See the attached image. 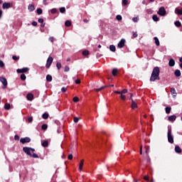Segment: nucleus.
Instances as JSON below:
<instances>
[{
    "label": "nucleus",
    "mask_w": 182,
    "mask_h": 182,
    "mask_svg": "<svg viewBox=\"0 0 182 182\" xmlns=\"http://www.w3.org/2000/svg\"><path fill=\"white\" fill-rule=\"evenodd\" d=\"M83 22H85V23H87V22H89V20L85 18V19L83 20Z\"/></svg>",
    "instance_id": "nucleus-63"
},
{
    "label": "nucleus",
    "mask_w": 182,
    "mask_h": 182,
    "mask_svg": "<svg viewBox=\"0 0 182 182\" xmlns=\"http://www.w3.org/2000/svg\"><path fill=\"white\" fill-rule=\"evenodd\" d=\"M42 117H43V119H48L49 117V114L46 112V113L43 114Z\"/></svg>",
    "instance_id": "nucleus-27"
},
{
    "label": "nucleus",
    "mask_w": 182,
    "mask_h": 182,
    "mask_svg": "<svg viewBox=\"0 0 182 182\" xmlns=\"http://www.w3.org/2000/svg\"><path fill=\"white\" fill-rule=\"evenodd\" d=\"M51 14H56L58 12V9H52L50 10Z\"/></svg>",
    "instance_id": "nucleus-42"
},
{
    "label": "nucleus",
    "mask_w": 182,
    "mask_h": 182,
    "mask_svg": "<svg viewBox=\"0 0 182 182\" xmlns=\"http://www.w3.org/2000/svg\"><path fill=\"white\" fill-rule=\"evenodd\" d=\"M32 120H33V118H32V117H29L28 118V123H32Z\"/></svg>",
    "instance_id": "nucleus-50"
},
{
    "label": "nucleus",
    "mask_w": 182,
    "mask_h": 182,
    "mask_svg": "<svg viewBox=\"0 0 182 182\" xmlns=\"http://www.w3.org/2000/svg\"><path fill=\"white\" fill-rule=\"evenodd\" d=\"M144 180H146V181H149V176H145L144 177Z\"/></svg>",
    "instance_id": "nucleus-60"
},
{
    "label": "nucleus",
    "mask_w": 182,
    "mask_h": 182,
    "mask_svg": "<svg viewBox=\"0 0 182 182\" xmlns=\"http://www.w3.org/2000/svg\"><path fill=\"white\" fill-rule=\"evenodd\" d=\"M109 49L112 52H116V46H113V45H111L109 46Z\"/></svg>",
    "instance_id": "nucleus-23"
},
{
    "label": "nucleus",
    "mask_w": 182,
    "mask_h": 182,
    "mask_svg": "<svg viewBox=\"0 0 182 182\" xmlns=\"http://www.w3.org/2000/svg\"><path fill=\"white\" fill-rule=\"evenodd\" d=\"M23 151L28 156H32V153H33V151H35V149L28 147V146H25V147L23 148Z\"/></svg>",
    "instance_id": "nucleus-3"
},
{
    "label": "nucleus",
    "mask_w": 182,
    "mask_h": 182,
    "mask_svg": "<svg viewBox=\"0 0 182 182\" xmlns=\"http://www.w3.org/2000/svg\"><path fill=\"white\" fill-rule=\"evenodd\" d=\"M14 139L15 140H19V136L18 135H15Z\"/></svg>",
    "instance_id": "nucleus-61"
},
{
    "label": "nucleus",
    "mask_w": 182,
    "mask_h": 182,
    "mask_svg": "<svg viewBox=\"0 0 182 182\" xmlns=\"http://www.w3.org/2000/svg\"><path fill=\"white\" fill-rule=\"evenodd\" d=\"M42 12H43L42 9H41V8L37 9V14H38V15H42Z\"/></svg>",
    "instance_id": "nucleus-32"
},
{
    "label": "nucleus",
    "mask_w": 182,
    "mask_h": 182,
    "mask_svg": "<svg viewBox=\"0 0 182 182\" xmlns=\"http://www.w3.org/2000/svg\"><path fill=\"white\" fill-rule=\"evenodd\" d=\"M60 12L61 14H65V12H66V9L65 7L60 8Z\"/></svg>",
    "instance_id": "nucleus-30"
},
{
    "label": "nucleus",
    "mask_w": 182,
    "mask_h": 182,
    "mask_svg": "<svg viewBox=\"0 0 182 182\" xmlns=\"http://www.w3.org/2000/svg\"><path fill=\"white\" fill-rule=\"evenodd\" d=\"M160 68L159 67H155L153 69L150 81L151 82H156V80H160Z\"/></svg>",
    "instance_id": "nucleus-1"
},
{
    "label": "nucleus",
    "mask_w": 182,
    "mask_h": 182,
    "mask_svg": "<svg viewBox=\"0 0 182 182\" xmlns=\"http://www.w3.org/2000/svg\"><path fill=\"white\" fill-rule=\"evenodd\" d=\"M106 87H107L106 86H102L100 88L96 89L95 90L96 92H100V90H103V89H106Z\"/></svg>",
    "instance_id": "nucleus-31"
},
{
    "label": "nucleus",
    "mask_w": 182,
    "mask_h": 182,
    "mask_svg": "<svg viewBox=\"0 0 182 182\" xmlns=\"http://www.w3.org/2000/svg\"><path fill=\"white\" fill-rule=\"evenodd\" d=\"M79 120H80V117H74V123H77V122H79Z\"/></svg>",
    "instance_id": "nucleus-43"
},
{
    "label": "nucleus",
    "mask_w": 182,
    "mask_h": 182,
    "mask_svg": "<svg viewBox=\"0 0 182 182\" xmlns=\"http://www.w3.org/2000/svg\"><path fill=\"white\" fill-rule=\"evenodd\" d=\"M39 23H43V18H38Z\"/></svg>",
    "instance_id": "nucleus-56"
},
{
    "label": "nucleus",
    "mask_w": 182,
    "mask_h": 182,
    "mask_svg": "<svg viewBox=\"0 0 182 182\" xmlns=\"http://www.w3.org/2000/svg\"><path fill=\"white\" fill-rule=\"evenodd\" d=\"M152 19H153V21H154V22H158V21H159V17L157 16V15H154V16H152Z\"/></svg>",
    "instance_id": "nucleus-25"
},
{
    "label": "nucleus",
    "mask_w": 182,
    "mask_h": 182,
    "mask_svg": "<svg viewBox=\"0 0 182 182\" xmlns=\"http://www.w3.org/2000/svg\"><path fill=\"white\" fill-rule=\"evenodd\" d=\"M175 75L178 77L180 76H181V72L179 70H176L175 71Z\"/></svg>",
    "instance_id": "nucleus-19"
},
{
    "label": "nucleus",
    "mask_w": 182,
    "mask_h": 182,
    "mask_svg": "<svg viewBox=\"0 0 182 182\" xmlns=\"http://www.w3.org/2000/svg\"><path fill=\"white\" fill-rule=\"evenodd\" d=\"M66 90H68V88L65 87H63L61 88V92H62L63 93H65V92H66Z\"/></svg>",
    "instance_id": "nucleus-44"
},
{
    "label": "nucleus",
    "mask_w": 182,
    "mask_h": 182,
    "mask_svg": "<svg viewBox=\"0 0 182 182\" xmlns=\"http://www.w3.org/2000/svg\"><path fill=\"white\" fill-rule=\"evenodd\" d=\"M114 93H116L117 95H121V92L120 91H114Z\"/></svg>",
    "instance_id": "nucleus-62"
},
{
    "label": "nucleus",
    "mask_w": 182,
    "mask_h": 182,
    "mask_svg": "<svg viewBox=\"0 0 182 182\" xmlns=\"http://www.w3.org/2000/svg\"><path fill=\"white\" fill-rule=\"evenodd\" d=\"M30 141H31V138H29V137L21 138L20 139V142L22 144H25V143H29Z\"/></svg>",
    "instance_id": "nucleus-8"
},
{
    "label": "nucleus",
    "mask_w": 182,
    "mask_h": 182,
    "mask_svg": "<svg viewBox=\"0 0 182 182\" xmlns=\"http://www.w3.org/2000/svg\"><path fill=\"white\" fill-rule=\"evenodd\" d=\"M65 26H70L72 25L71 21H66L65 23Z\"/></svg>",
    "instance_id": "nucleus-28"
},
{
    "label": "nucleus",
    "mask_w": 182,
    "mask_h": 182,
    "mask_svg": "<svg viewBox=\"0 0 182 182\" xmlns=\"http://www.w3.org/2000/svg\"><path fill=\"white\" fill-rule=\"evenodd\" d=\"M53 62V58L49 57L47 60V63L46 65L47 69H49L50 68V65H52Z\"/></svg>",
    "instance_id": "nucleus-5"
},
{
    "label": "nucleus",
    "mask_w": 182,
    "mask_h": 182,
    "mask_svg": "<svg viewBox=\"0 0 182 182\" xmlns=\"http://www.w3.org/2000/svg\"><path fill=\"white\" fill-rule=\"evenodd\" d=\"M4 109H5L6 110H9V109H11V104H9V103H6V104L4 105Z\"/></svg>",
    "instance_id": "nucleus-20"
},
{
    "label": "nucleus",
    "mask_w": 182,
    "mask_h": 182,
    "mask_svg": "<svg viewBox=\"0 0 182 182\" xmlns=\"http://www.w3.org/2000/svg\"><path fill=\"white\" fill-rule=\"evenodd\" d=\"M133 22H139V16L132 18Z\"/></svg>",
    "instance_id": "nucleus-41"
},
{
    "label": "nucleus",
    "mask_w": 182,
    "mask_h": 182,
    "mask_svg": "<svg viewBox=\"0 0 182 182\" xmlns=\"http://www.w3.org/2000/svg\"><path fill=\"white\" fill-rule=\"evenodd\" d=\"M140 154H143V146H140V151H139Z\"/></svg>",
    "instance_id": "nucleus-52"
},
{
    "label": "nucleus",
    "mask_w": 182,
    "mask_h": 182,
    "mask_svg": "<svg viewBox=\"0 0 182 182\" xmlns=\"http://www.w3.org/2000/svg\"><path fill=\"white\" fill-rule=\"evenodd\" d=\"M31 157H33V159H38L39 156H38V154H31Z\"/></svg>",
    "instance_id": "nucleus-47"
},
{
    "label": "nucleus",
    "mask_w": 182,
    "mask_h": 182,
    "mask_svg": "<svg viewBox=\"0 0 182 182\" xmlns=\"http://www.w3.org/2000/svg\"><path fill=\"white\" fill-rule=\"evenodd\" d=\"M168 65L171 67L174 66L176 65V61L174 60V59H173V58L170 59L169 62H168Z\"/></svg>",
    "instance_id": "nucleus-13"
},
{
    "label": "nucleus",
    "mask_w": 182,
    "mask_h": 182,
    "mask_svg": "<svg viewBox=\"0 0 182 182\" xmlns=\"http://www.w3.org/2000/svg\"><path fill=\"white\" fill-rule=\"evenodd\" d=\"M82 55L84 56H87V55H89V50H85L82 51Z\"/></svg>",
    "instance_id": "nucleus-33"
},
{
    "label": "nucleus",
    "mask_w": 182,
    "mask_h": 182,
    "mask_svg": "<svg viewBox=\"0 0 182 182\" xmlns=\"http://www.w3.org/2000/svg\"><path fill=\"white\" fill-rule=\"evenodd\" d=\"M2 18V11L0 9V19Z\"/></svg>",
    "instance_id": "nucleus-64"
},
{
    "label": "nucleus",
    "mask_w": 182,
    "mask_h": 182,
    "mask_svg": "<svg viewBox=\"0 0 182 182\" xmlns=\"http://www.w3.org/2000/svg\"><path fill=\"white\" fill-rule=\"evenodd\" d=\"M154 41L156 46H160V41H159V38L157 37H154Z\"/></svg>",
    "instance_id": "nucleus-21"
},
{
    "label": "nucleus",
    "mask_w": 182,
    "mask_h": 182,
    "mask_svg": "<svg viewBox=\"0 0 182 182\" xmlns=\"http://www.w3.org/2000/svg\"><path fill=\"white\" fill-rule=\"evenodd\" d=\"M117 72H118L117 68H114L112 70V75H113V76H116V75L117 74Z\"/></svg>",
    "instance_id": "nucleus-29"
},
{
    "label": "nucleus",
    "mask_w": 182,
    "mask_h": 182,
    "mask_svg": "<svg viewBox=\"0 0 182 182\" xmlns=\"http://www.w3.org/2000/svg\"><path fill=\"white\" fill-rule=\"evenodd\" d=\"M0 82L4 85L3 89H6V87L8 86V81L6 80V78L1 77Z\"/></svg>",
    "instance_id": "nucleus-4"
},
{
    "label": "nucleus",
    "mask_w": 182,
    "mask_h": 182,
    "mask_svg": "<svg viewBox=\"0 0 182 182\" xmlns=\"http://www.w3.org/2000/svg\"><path fill=\"white\" fill-rule=\"evenodd\" d=\"M12 59L14 60H19V57H17L16 55H13L12 56Z\"/></svg>",
    "instance_id": "nucleus-45"
},
{
    "label": "nucleus",
    "mask_w": 182,
    "mask_h": 182,
    "mask_svg": "<svg viewBox=\"0 0 182 182\" xmlns=\"http://www.w3.org/2000/svg\"><path fill=\"white\" fill-rule=\"evenodd\" d=\"M72 159H73V154L68 155V160H72Z\"/></svg>",
    "instance_id": "nucleus-54"
},
{
    "label": "nucleus",
    "mask_w": 182,
    "mask_h": 182,
    "mask_svg": "<svg viewBox=\"0 0 182 182\" xmlns=\"http://www.w3.org/2000/svg\"><path fill=\"white\" fill-rule=\"evenodd\" d=\"M83 163H84V161L83 159L80 161V163L79 164V168H78V170L80 171H82V170L83 169Z\"/></svg>",
    "instance_id": "nucleus-16"
},
{
    "label": "nucleus",
    "mask_w": 182,
    "mask_h": 182,
    "mask_svg": "<svg viewBox=\"0 0 182 182\" xmlns=\"http://www.w3.org/2000/svg\"><path fill=\"white\" fill-rule=\"evenodd\" d=\"M48 145H49V142H48V141H44L42 142L43 147H48Z\"/></svg>",
    "instance_id": "nucleus-22"
},
{
    "label": "nucleus",
    "mask_w": 182,
    "mask_h": 182,
    "mask_svg": "<svg viewBox=\"0 0 182 182\" xmlns=\"http://www.w3.org/2000/svg\"><path fill=\"white\" fill-rule=\"evenodd\" d=\"M28 70H29V68H24L23 69H18L17 73H26V72H28Z\"/></svg>",
    "instance_id": "nucleus-9"
},
{
    "label": "nucleus",
    "mask_w": 182,
    "mask_h": 182,
    "mask_svg": "<svg viewBox=\"0 0 182 182\" xmlns=\"http://www.w3.org/2000/svg\"><path fill=\"white\" fill-rule=\"evenodd\" d=\"M126 43V40L124 38H122L119 43H118V48L122 49V48L124 47V44Z\"/></svg>",
    "instance_id": "nucleus-7"
},
{
    "label": "nucleus",
    "mask_w": 182,
    "mask_h": 182,
    "mask_svg": "<svg viewBox=\"0 0 182 182\" xmlns=\"http://www.w3.org/2000/svg\"><path fill=\"white\" fill-rule=\"evenodd\" d=\"M158 14H159L160 16H166V9L161 7L158 11Z\"/></svg>",
    "instance_id": "nucleus-6"
},
{
    "label": "nucleus",
    "mask_w": 182,
    "mask_h": 182,
    "mask_svg": "<svg viewBox=\"0 0 182 182\" xmlns=\"http://www.w3.org/2000/svg\"><path fill=\"white\" fill-rule=\"evenodd\" d=\"M122 4H123V5H127V4H129V1H127V0H122Z\"/></svg>",
    "instance_id": "nucleus-49"
},
{
    "label": "nucleus",
    "mask_w": 182,
    "mask_h": 182,
    "mask_svg": "<svg viewBox=\"0 0 182 182\" xmlns=\"http://www.w3.org/2000/svg\"><path fill=\"white\" fill-rule=\"evenodd\" d=\"M5 66V63H4V61L0 60V68H4Z\"/></svg>",
    "instance_id": "nucleus-46"
},
{
    "label": "nucleus",
    "mask_w": 182,
    "mask_h": 182,
    "mask_svg": "<svg viewBox=\"0 0 182 182\" xmlns=\"http://www.w3.org/2000/svg\"><path fill=\"white\" fill-rule=\"evenodd\" d=\"M73 102H75V103H77V102H79V97H74L73 99Z\"/></svg>",
    "instance_id": "nucleus-39"
},
{
    "label": "nucleus",
    "mask_w": 182,
    "mask_h": 182,
    "mask_svg": "<svg viewBox=\"0 0 182 182\" xmlns=\"http://www.w3.org/2000/svg\"><path fill=\"white\" fill-rule=\"evenodd\" d=\"M168 120L169 122H174V120H176V119H177V117L176 115H171L168 117Z\"/></svg>",
    "instance_id": "nucleus-14"
},
{
    "label": "nucleus",
    "mask_w": 182,
    "mask_h": 182,
    "mask_svg": "<svg viewBox=\"0 0 182 182\" xmlns=\"http://www.w3.org/2000/svg\"><path fill=\"white\" fill-rule=\"evenodd\" d=\"M75 83H76V85H80V80L79 79H77L75 80Z\"/></svg>",
    "instance_id": "nucleus-58"
},
{
    "label": "nucleus",
    "mask_w": 182,
    "mask_h": 182,
    "mask_svg": "<svg viewBox=\"0 0 182 182\" xmlns=\"http://www.w3.org/2000/svg\"><path fill=\"white\" fill-rule=\"evenodd\" d=\"M171 93L173 95V97H177V92H176V89L173 87L171 88Z\"/></svg>",
    "instance_id": "nucleus-11"
},
{
    "label": "nucleus",
    "mask_w": 182,
    "mask_h": 182,
    "mask_svg": "<svg viewBox=\"0 0 182 182\" xmlns=\"http://www.w3.org/2000/svg\"><path fill=\"white\" fill-rule=\"evenodd\" d=\"M41 129L43 130H46V129H48V125L46 124H43Z\"/></svg>",
    "instance_id": "nucleus-38"
},
{
    "label": "nucleus",
    "mask_w": 182,
    "mask_h": 182,
    "mask_svg": "<svg viewBox=\"0 0 182 182\" xmlns=\"http://www.w3.org/2000/svg\"><path fill=\"white\" fill-rule=\"evenodd\" d=\"M165 110H166V113L167 114H168V113H170V112H171V107H166L165 108Z\"/></svg>",
    "instance_id": "nucleus-24"
},
{
    "label": "nucleus",
    "mask_w": 182,
    "mask_h": 182,
    "mask_svg": "<svg viewBox=\"0 0 182 182\" xmlns=\"http://www.w3.org/2000/svg\"><path fill=\"white\" fill-rule=\"evenodd\" d=\"M175 151L176 153H178V154L181 153V148H180V146H175Z\"/></svg>",
    "instance_id": "nucleus-18"
},
{
    "label": "nucleus",
    "mask_w": 182,
    "mask_h": 182,
    "mask_svg": "<svg viewBox=\"0 0 182 182\" xmlns=\"http://www.w3.org/2000/svg\"><path fill=\"white\" fill-rule=\"evenodd\" d=\"M21 80H26V75H25V74H21Z\"/></svg>",
    "instance_id": "nucleus-36"
},
{
    "label": "nucleus",
    "mask_w": 182,
    "mask_h": 182,
    "mask_svg": "<svg viewBox=\"0 0 182 182\" xmlns=\"http://www.w3.org/2000/svg\"><path fill=\"white\" fill-rule=\"evenodd\" d=\"M28 9L29 12H33V10L35 9V6H33V4H29Z\"/></svg>",
    "instance_id": "nucleus-15"
},
{
    "label": "nucleus",
    "mask_w": 182,
    "mask_h": 182,
    "mask_svg": "<svg viewBox=\"0 0 182 182\" xmlns=\"http://www.w3.org/2000/svg\"><path fill=\"white\" fill-rule=\"evenodd\" d=\"M130 100H132V109H136V107H137V104L136 103V102H134V100L132 98H129Z\"/></svg>",
    "instance_id": "nucleus-12"
},
{
    "label": "nucleus",
    "mask_w": 182,
    "mask_h": 182,
    "mask_svg": "<svg viewBox=\"0 0 182 182\" xmlns=\"http://www.w3.org/2000/svg\"><path fill=\"white\" fill-rule=\"evenodd\" d=\"M120 95V97L122 99V100H126V95H123V94H119Z\"/></svg>",
    "instance_id": "nucleus-40"
},
{
    "label": "nucleus",
    "mask_w": 182,
    "mask_h": 182,
    "mask_svg": "<svg viewBox=\"0 0 182 182\" xmlns=\"http://www.w3.org/2000/svg\"><path fill=\"white\" fill-rule=\"evenodd\" d=\"M176 11L178 15H182V9H176Z\"/></svg>",
    "instance_id": "nucleus-35"
},
{
    "label": "nucleus",
    "mask_w": 182,
    "mask_h": 182,
    "mask_svg": "<svg viewBox=\"0 0 182 182\" xmlns=\"http://www.w3.org/2000/svg\"><path fill=\"white\" fill-rule=\"evenodd\" d=\"M49 41H50V42H53V41H55V38H53V37H50V38H49Z\"/></svg>",
    "instance_id": "nucleus-59"
},
{
    "label": "nucleus",
    "mask_w": 182,
    "mask_h": 182,
    "mask_svg": "<svg viewBox=\"0 0 182 182\" xmlns=\"http://www.w3.org/2000/svg\"><path fill=\"white\" fill-rule=\"evenodd\" d=\"M125 93H127V90L124 89V90H122L121 91V95H122H122H125Z\"/></svg>",
    "instance_id": "nucleus-48"
},
{
    "label": "nucleus",
    "mask_w": 182,
    "mask_h": 182,
    "mask_svg": "<svg viewBox=\"0 0 182 182\" xmlns=\"http://www.w3.org/2000/svg\"><path fill=\"white\" fill-rule=\"evenodd\" d=\"M46 80L47 82H50L52 80V75H47L46 76Z\"/></svg>",
    "instance_id": "nucleus-26"
},
{
    "label": "nucleus",
    "mask_w": 182,
    "mask_h": 182,
    "mask_svg": "<svg viewBox=\"0 0 182 182\" xmlns=\"http://www.w3.org/2000/svg\"><path fill=\"white\" fill-rule=\"evenodd\" d=\"M27 99L28 100H30V101L33 100V95L32 93H28L27 95Z\"/></svg>",
    "instance_id": "nucleus-17"
},
{
    "label": "nucleus",
    "mask_w": 182,
    "mask_h": 182,
    "mask_svg": "<svg viewBox=\"0 0 182 182\" xmlns=\"http://www.w3.org/2000/svg\"><path fill=\"white\" fill-rule=\"evenodd\" d=\"M56 67L58 69V70H60V69L62 68V64H60V63H57Z\"/></svg>",
    "instance_id": "nucleus-37"
},
{
    "label": "nucleus",
    "mask_w": 182,
    "mask_h": 182,
    "mask_svg": "<svg viewBox=\"0 0 182 182\" xmlns=\"http://www.w3.org/2000/svg\"><path fill=\"white\" fill-rule=\"evenodd\" d=\"M32 25H33V26H38V23L36 21H33L32 22Z\"/></svg>",
    "instance_id": "nucleus-55"
},
{
    "label": "nucleus",
    "mask_w": 182,
    "mask_h": 182,
    "mask_svg": "<svg viewBox=\"0 0 182 182\" xmlns=\"http://www.w3.org/2000/svg\"><path fill=\"white\" fill-rule=\"evenodd\" d=\"M69 70H70L69 67L65 66V72H69Z\"/></svg>",
    "instance_id": "nucleus-57"
},
{
    "label": "nucleus",
    "mask_w": 182,
    "mask_h": 182,
    "mask_svg": "<svg viewBox=\"0 0 182 182\" xmlns=\"http://www.w3.org/2000/svg\"><path fill=\"white\" fill-rule=\"evenodd\" d=\"M133 37L134 38H137V32L133 31Z\"/></svg>",
    "instance_id": "nucleus-53"
},
{
    "label": "nucleus",
    "mask_w": 182,
    "mask_h": 182,
    "mask_svg": "<svg viewBox=\"0 0 182 182\" xmlns=\"http://www.w3.org/2000/svg\"><path fill=\"white\" fill-rule=\"evenodd\" d=\"M174 24L178 27L180 28L181 26V23L180 21H176Z\"/></svg>",
    "instance_id": "nucleus-34"
},
{
    "label": "nucleus",
    "mask_w": 182,
    "mask_h": 182,
    "mask_svg": "<svg viewBox=\"0 0 182 182\" xmlns=\"http://www.w3.org/2000/svg\"><path fill=\"white\" fill-rule=\"evenodd\" d=\"M3 9H9L11 8V3H4L2 5Z\"/></svg>",
    "instance_id": "nucleus-10"
},
{
    "label": "nucleus",
    "mask_w": 182,
    "mask_h": 182,
    "mask_svg": "<svg viewBox=\"0 0 182 182\" xmlns=\"http://www.w3.org/2000/svg\"><path fill=\"white\" fill-rule=\"evenodd\" d=\"M116 18L117 21H122V16L120 15H117Z\"/></svg>",
    "instance_id": "nucleus-51"
},
{
    "label": "nucleus",
    "mask_w": 182,
    "mask_h": 182,
    "mask_svg": "<svg viewBox=\"0 0 182 182\" xmlns=\"http://www.w3.org/2000/svg\"><path fill=\"white\" fill-rule=\"evenodd\" d=\"M167 137H168V143H171V144H173V143H174V136H173L171 128L168 129Z\"/></svg>",
    "instance_id": "nucleus-2"
}]
</instances>
